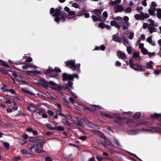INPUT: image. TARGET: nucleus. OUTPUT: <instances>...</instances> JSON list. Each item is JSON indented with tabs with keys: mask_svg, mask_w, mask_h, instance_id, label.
<instances>
[{
	"mask_svg": "<svg viewBox=\"0 0 161 161\" xmlns=\"http://www.w3.org/2000/svg\"><path fill=\"white\" fill-rule=\"evenodd\" d=\"M101 114L102 115L110 118H114L115 119L114 120V122L116 123H119L120 120V116L116 114H109L106 113L105 112H102Z\"/></svg>",
	"mask_w": 161,
	"mask_h": 161,
	"instance_id": "obj_3",
	"label": "nucleus"
},
{
	"mask_svg": "<svg viewBox=\"0 0 161 161\" xmlns=\"http://www.w3.org/2000/svg\"><path fill=\"white\" fill-rule=\"evenodd\" d=\"M97 135L100 137L103 138L104 140L106 138L104 134L101 131H99L98 132Z\"/></svg>",
	"mask_w": 161,
	"mask_h": 161,
	"instance_id": "obj_33",
	"label": "nucleus"
},
{
	"mask_svg": "<svg viewBox=\"0 0 161 161\" xmlns=\"http://www.w3.org/2000/svg\"><path fill=\"white\" fill-rule=\"evenodd\" d=\"M45 161H52V158L49 157H47L45 158Z\"/></svg>",
	"mask_w": 161,
	"mask_h": 161,
	"instance_id": "obj_64",
	"label": "nucleus"
},
{
	"mask_svg": "<svg viewBox=\"0 0 161 161\" xmlns=\"http://www.w3.org/2000/svg\"><path fill=\"white\" fill-rule=\"evenodd\" d=\"M92 18L93 20L94 21H97L98 20V18L97 16L95 15H93L92 16Z\"/></svg>",
	"mask_w": 161,
	"mask_h": 161,
	"instance_id": "obj_57",
	"label": "nucleus"
},
{
	"mask_svg": "<svg viewBox=\"0 0 161 161\" xmlns=\"http://www.w3.org/2000/svg\"><path fill=\"white\" fill-rule=\"evenodd\" d=\"M82 119L86 123V124L88 125L89 126V125H90L91 123H90L89 122L88 120L86 118L83 117L82 118Z\"/></svg>",
	"mask_w": 161,
	"mask_h": 161,
	"instance_id": "obj_43",
	"label": "nucleus"
},
{
	"mask_svg": "<svg viewBox=\"0 0 161 161\" xmlns=\"http://www.w3.org/2000/svg\"><path fill=\"white\" fill-rule=\"evenodd\" d=\"M56 113L58 115H60L61 116H64V114H62V113L60 111L56 110L55 111Z\"/></svg>",
	"mask_w": 161,
	"mask_h": 161,
	"instance_id": "obj_53",
	"label": "nucleus"
},
{
	"mask_svg": "<svg viewBox=\"0 0 161 161\" xmlns=\"http://www.w3.org/2000/svg\"><path fill=\"white\" fill-rule=\"evenodd\" d=\"M137 130H131L128 132V134L130 135H135L137 133Z\"/></svg>",
	"mask_w": 161,
	"mask_h": 161,
	"instance_id": "obj_28",
	"label": "nucleus"
},
{
	"mask_svg": "<svg viewBox=\"0 0 161 161\" xmlns=\"http://www.w3.org/2000/svg\"><path fill=\"white\" fill-rule=\"evenodd\" d=\"M71 77L72 78H70V80H73L74 78H76L77 79H78L79 78L78 75L76 74H74L72 75H71Z\"/></svg>",
	"mask_w": 161,
	"mask_h": 161,
	"instance_id": "obj_40",
	"label": "nucleus"
},
{
	"mask_svg": "<svg viewBox=\"0 0 161 161\" xmlns=\"http://www.w3.org/2000/svg\"><path fill=\"white\" fill-rule=\"evenodd\" d=\"M71 80H68L67 83V85L68 86V87L71 89H73V87L72 86L73 83V82H71Z\"/></svg>",
	"mask_w": 161,
	"mask_h": 161,
	"instance_id": "obj_31",
	"label": "nucleus"
},
{
	"mask_svg": "<svg viewBox=\"0 0 161 161\" xmlns=\"http://www.w3.org/2000/svg\"><path fill=\"white\" fill-rule=\"evenodd\" d=\"M141 114L140 112H137L134 114L133 117L136 119H138L140 117Z\"/></svg>",
	"mask_w": 161,
	"mask_h": 161,
	"instance_id": "obj_42",
	"label": "nucleus"
},
{
	"mask_svg": "<svg viewBox=\"0 0 161 161\" xmlns=\"http://www.w3.org/2000/svg\"><path fill=\"white\" fill-rule=\"evenodd\" d=\"M62 76L64 81L70 80V78H72L71 75L68 74L66 73H64L62 74Z\"/></svg>",
	"mask_w": 161,
	"mask_h": 161,
	"instance_id": "obj_13",
	"label": "nucleus"
},
{
	"mask_svg": "<svg viewBox=\"0 0 161 161\" xmlns=\"http://www.w3.org/2000/svg\"><path fill=\"white\" fill-rule=\"evenodd\" d=\"M13 107L12 108L13 109H14L15 110H17L18 108V107L17 104L14 101L13 102Z\"/></svg>",
	"mask_w": 161,
	"mask_h": 161,
	"instance_id": "obj_39",
	"label": "nucleus"
},
{
	"mask_svg": "<svg viewBox=\"0 0 161 161\" xmlns=\"http://www.w3.org/2000/svg\"><path fill=\"white\" fill-rule=\"evenodd\" d=\"M156 14L158 18L161 19V9H158Z\"/></svg>",
	"mask_w": 161,
	"mask_h": 161,
	"instance_id": "obj_32",
	"label": "nucleus"
},
{
	"mask_svg": "<svg viewBox=\"0 0 161 161\" xmlns=\"http://www.w3.org/2000/svg\"><path fill=\"white\" fill-rule=\"evenodd\" d=\"M117 53L118 57L119 58L123 60H125L127 58L125 54L122 51H118Z\"/></svg>",
	"mask_w": 161,
	"mask_h": 161,
	"instance_id": "obj_14",
	"label": "nucleus"
},
{
	"mask_svg": "<svg viewBox=\"0 0 161 161\" xmlns=\"http://www.w3.org/2000/svg\"><path fill=\"white\" fill-rule=\"evenodd\" d=\"M20 152H21V153L22 154H30L25 149H22L21 150Z\"/></svg>",
	"mask_w": 161,
	"mask_h": 161,
	"instance_id": "obj_47",
	"label": "nucleus"
},
{
	"mask_svg": "<svg viewBox=\"0 0 161 161\" xmlns=\"http://www.w3.org/2000/svg\"><path fill=\"white\" fill-rule=\"evenodd\" d=\"M129 18L127 16H125L123 17V19L120 24V26L122 29L126 30L130 27V24L129 22Z\"/></svg>",
	"mask_w": 161,
	"mask_h": 161,
	"instance_id": "obj_4",
	"label": "nucleus"
},
{
	"mask_svg": "<svg viewBox=\"0 0 161 161\" xmlns=\"http://www.w3.org/2000/svg\"><path fill=\"white\" fill-rule=\"evenodd\" d=\"M98 26L102 29L103 28L105 27V24L103 22L100 23L99 24Z\"/></svg>",
	"mask_w": 161,
	"mask_h": 161,
	"instance_id": "obj_52",
	"label": "nucleus"
},
{
	"mask_svg": "<svg viewBox=\"0 0 161 161\" xmlns=\"http://www.w3.org/2000/svg\"><path fill=\"white\" fill-rule=\"evenodd\" d=\"M132 10L130 8L128 7L126 8L125 10V12L127 13H130L131 12Z\"/></svg>",
	"mask_w": 161,
	"mask_h": 161,
	"instance_id": "obj_51",
	"label": "nucleus"
},
{
	"mask_svg": "<svg viewBox=\"0 0 161 161\" xmlns=\"http://www.w3.org/2000/svg\"><path fill=\"white\" fill-rule=\"evenodd\" d=\"M158 9L156 8L154 6H150V8L148 9L149 14L152 15H154L155 14V11L157 12Z\"/></svg>",
	"mask_w": 161,
	"mask_h": 161,
	"instance_id": "obj_15",
	"label": "nucleus"
},
{
	"mask_svg": "<svg viewBox=\"0 0 161 161\" xmlns=\"http://www.w3.org/2000/svg\"><path fill=\"white\" fill-rule=\"evenodd\" d=\"M149 15L147 13H144L143 12H140V14H136L134 15V18L137 20H144L148 18Z\"/></svg>",
	"mask_w": 161,
	"mask_h": 161,
	"instance_id": "obj_7",
	"label": "nucleus"
},
{
	"mask_svg": "<svg viewBox=\"0 0 161 161\" xmlns=\"http://www.w3.org/2000/svg\"><path fill=\"white\" fill-rule=\"evenodd\" d=\"M46 126L48 128L52 130H54L55 127H53L50 123H47L46 125Z\"/></svg>",
	"mask_w": 161,
	"mask_h": 161,
	"instance_id": "obj_37",
	"label": "nucleus"
},
{
	"mask_svg": "<svg viewBox=\"0 0 161 161\" xmlns=\"http://www.w3.org/2000/svg\"><path fill=\"white\" fill-rule=\"evenodd\" d=\"M115 12H121L123 10V8L121 6L119 5H117L115 6Z\"/></svg>",
	"mask_w": 161,
	"mask_h": 161,
	"instance_id": "obj_23",
	"label": "nucleus"
},
{
	"mask_svg": "<svg viewBox=\"0 0 161 161\" xmlns=\"http://www.w3.org/2000/svg\"><path fill=\"white\" fill-rule=\"evenodd\" d=\"M89 126L91 128H92L96 129H99L100 127L99 126L97 125H95L92 123H91L90 125H89Z\"/></svg>",
	"mask_w": 161,
	"mask_h": 161,
	"instance_id": "obj_30",
	"label": "nucleus"
},
{
	"mask_svg": "<svg viewBox=\"0 0 161 161\" xmlns=\"http://www.w3.org/2000/svg\"><path fill=\"white\" fill-rule=\"evenodd\" d=\"M134 33L133 32H130L129 33L128 37L130 40L132 39L134 36Z\"/></svg>",
	"mask_w": 161,
	"mask_h": 161,
	"instance_id": "obj_36",
	"label": "nucleus"
},
{
	"mask_svg": "<svg viewBox=\"0 0 161 161\" xmlns=\"http://www.w3.org/2000/svg\"><path fill=\"white\" fill-rule=\"evenodd\" d=\"M21 90L23 92L29 94L31 95H35L32 92L26 88H23L21 89Z\"/></svg>",
	"mask_w": 161,
	"mask_h": 161,
	"instance_id": "obj_21",
	"label": "nucleus"
},
{
	"mask_svg": "<svg viewBox=\"0 0 161 161\" xmlns=\"http://www.w3.org/2000/svg\"><path fill=\"white\" fill-rule=\"evenodd\" d=\"M123 19V17L117 16L114 19V20L111 21L110 25L112 26H115V27L119 28L120 27L119 24H121Z\"/></svg>",
	"mask_w": 161,
	"mask_h": 161,
	"instance_id": "obj_5",
	"label": "nucleus"
},
{
	"mask_svg": "<svg viewBox=\"0 0 161 161\" xmlns=\"http://www.w3.org/2000/svg\"><path fill=\"white\" fill-rule=\"evenodd\" d=\"M147 55H148V56L150 57L154 56L155 55V53L154 52L151 53L149 52H148Z\"/></svg>",
	"mask_w": 161,
	"mask_h": 161,
	"instance_id": "obj_55",
	"label": "nucleus"
},
{
	"mask_svg": "<svg viewBox=\"0 0 161 161\" xmlns=\"http://www.w3.org/2000/svg\"><path fill=\"white\" fill-rule=\"evenodd\" d=\"M0 65H2L5 67H9V66L8 65V64L6 63L1 59H0Z\"/></svg>",
	"mask_w": 161,
	"mask_h": 161,
	"instance_id": "obj_34",
	"label": "nucleus"
},
{
	"mask_svg": "<svg viewBox=\"0 0 161 161\" xmlns=\"http://www.w3.org/2000/svg\"><path fill=\"white\" fill-rule=\"evenodd\" d=\"M133 63H134L132 59H131L129 60V64L130 66V67H132V66L134 64Z\"/></svg>",
	"mask_w": 161,
	"mask_h": 161,
	"instance_id": "obj_54",
	"label": "nucleus"
},
{
	"mask_svg": "<svg viewBox=\"0 0 161 161\" xmlns=\"http://www.w3.org/2000/svg\"><path fill=\"white\" fill-rule=\"evenodd\" d=\"M46 142V141L43 140L37 144L35 148V151L39 153L44 152L42 150V148L43 145Z\"/></svg>",
	"mask_w": 161,
	"mask_h": 161,
	"instance_id": "obj_8",
	"label": "nucleus"
},
{
	"mask_svg": "<svg viewBox=\"0 0 161 161\" xmlns=\"http://www.w3.org/2000/svg\"><path fill=\"white\" fill-rule=\"evenodd\" d=\"M64 63L66 66L69 67L71 68H75V69L78 73L80 72V64L78 63L77 64H75V60H69L65 61Z\"/></svg>",
	"mask_w": 161,
	"mask_h": 161,
	"instance_id": "obj_2",
	"label": "nucleus"
},
{
	"mask_svg": "<svg viewBox=\"0 0 161 161\" xmlns=\"http://www.w3.org/2000/svg\"><path fill=\"white\" fill-rule=\"evenodd\" d=\"M66 119H67L68 120H71L72 117L71 116L69 115V114H64V116Z\"/></svg>",
	"mask_w": 161,
	"mask_h": 161,
	"instance_id": "obj_46",
	"label": "nucleus"
},
{
	"mask_svg": "<svg viewBox=\"0 0 161 161\" xmlns=\"http://www.w3.org/2000/svg\"><path fill=\"white\" fill-rule=\"evenodd\" d=\"M144 45L143 43H140L138 46V47L142 50L143 48H144Z\"/></svg>",
	"mask_w": 161,
	"mask_h": 161,
	"instance_id": "obj_61",
	"label": "nucleus"
},
{
	"mask_svg": "<svg viewBox=\"0 0 161 161\" xmlns=\"http://www.w3.org/2000/svg\"><path fill=\"white\" fill-rule=\"evenodd\" d=\"M77 121L78 122V123L76 124V125H79L80 126H83L84 125V123L82 122L80 120L78 119L77 120Z\"/></svg>",
	"mask_w": 161,
	"mask_h": 161,
	"instance_id": "obj_44",
	"label": "nucleus"
},
{
	"mask_svg": "<svg viewBox=\"0 0 161 161\" xmlns=\"http://www.w3.org/2000/svg\"><path fill=\"white\" fill-rule=\"evenodd\" d=\"M42 137L41 136H39L38 137H30L29 138V141L33 143H37L39 141L42 140Z\"/></svg>",
	"mask_w": 161,
	"mask_h": 161,
	"instance_id": "obj_9",
	"label": "nucleus"
},
{
	"mask_svg": "<svg viewBox=\"0 0 161 161\" xmlns=\"http://www.w3.org/2000/svg\"><path fill=\"white\" fill-rule=\"evenodd\" d=\"M42 84L45 88H47L49 84L53 86H55L56 85V83L52 81H49L48 82L46 81H44L43 83H42Z\"/></svg>",
	"mask_w": 161,
	"mask_h": 161,
	"instance_id": "obj_11",
	"label": "nucleus"
},
{
	"mask_svg": "<svg viewBox=\"0 0 161 161\" xmlns=\"http://www.w3.org/2000/svg\"><path fill=\"white\" fill-rule=\"evenodd\" d=\"M139 54V53L135 51L133 53V57L136 60H139L141 58Z\"/></svg>",
	"mask_w": 161,
	"mask_h": 161,
	"instance_id": "obj_19",
	"label": "nucleus"
},
{
	"mask_svg": "<svg viewBox=\"0 0 161 161\" xmlns=\"http://www.w3.org/2000/svg\"><path fill=\"white\" fill-rule=\"evenodd\" d=\"M114 139L115 142V144L116 145L120 147H122L121 145L120 144V143L119 140L117 139L116 138H114Z\"/></svg>",
	"mask_w": 161,
	"mask_h": 161,
	"instance_id": "obj_45",
	"label": "nucleus"
},
{
	"mask_svg": "<svg viewBox=\"0 0 161 161\" xmlns=\"http://www.w3.org/2000/svg\"><path fill=\"white\" fill-rule=\"evenodd\" d=\"M61 72V70L58 67H55L54 69H52V68L49 67V68L46 70V74H47L50 73H53L54 74L53 75H50L49 76L51 77H54L56 76L57 72Z\"/></svg>",
	"mask_w": 161,
	"mask_h": 161,
	"instance_id": "obj_6",
	"label": "nucleus"
},
{
	"mask_svg": "<svg viewBox=\"0 0 161 161\" xmlns=\"http://www.w3.org/2000/svg\"><path fill=\"white\" fill-rule=\"evenodd\" d=\"M5 91H6V92H9L12 94H16V92L15 90L13 89H9L8 88V89H6L5 90Z\"/></svg>",
	"mask_w": 161,
	"mask_h": 161,
	"instance_id": "obj_35",
	"label": "nucleus"
},
{
	"mask_svg": "<svg viewBox=\"0 0 161 161\" xmlns=\"http://www.w3.org/2000/svg\"><path fill=\"white\" fill-rule=\"evenodd\" d=\"M112 40L116 42H120L121 39L116 34H114L113 35Z\"/></svg>",
	"mask_w": 161,
	"mask_h": 161,
	"instance_id": "obj_24",
	"label": "nucleus"
},
{
	"mask_svg": "<svg viewBox=\"0 0 161 161\" xmlns=\"http://www.w3.org/2000/svg\"><path fill=\"white\" fill-rule=\"evenodd\" d=\"M93 12L95 14L99 16L101 14V12L100 10L99 9H95Z\"/></svg>",
	"mask_w": 161,
	"mask_h": 161,
	"instance_id": "obj_38",
	"label": "nucleus"
},
{
	"mask_svg": "<svg viewBox=\"0 0 161 161\" xmlns=\"http://www.w3.org/2000/svg\"><path fill=\"white\" fill-rule=\"evenodd\" d=\"M154 72L155 73L156 75H158L161 73V69L155 70Z\"/></svg>",
	"mask_w": 161,
	"mask_h": 161,
	"instance_id": "obj_58",
	"label": "nucleus"
},
{
	"mask_svg": "<svg viewBox=\"0 0 161 161\" xmlns=\"http://www.w3.org/2000/svg\"><path fill=\"white\" fill-rule=\"evenodd\" d=\"M26 72L28 75L32 76L35 75L37 73L41 74V72L38 71H27Z\"/></svg>",
	"mask_w": 161,
	"mask_h": 161,
	"instance_id": "obj_20",
	"label": "nucleus"
},
{
	"mask_svg": "<svg viewBox=\"0 0 161 161\" xmlns=\"http://www.w3.org/2000/svg\"><path fill=\"white\" fill-rule=\"evenodd\" d=\"M72 6L75 8H78V4L75 3H73L72 4Z\"/></svg>",
	"mask_w": 161,
	"mask_h": 161,
	"instance_id": "obj_63",
	"label": "nucleus"
},
{
	"mask_svg": "<svg viewBox=\"0 0 161 161\" xmlns=\"http://www.w3.org/2000/svg\"><path fill=\"white\" fill-rule=\"evenodd\" d=\"M126 50L127 53L129 54L131 53H133L136 51L134 50L132 47L129 46L126 47Z\"/></svg>",
	"mask_w": 161,
	"mask_h": 161,
	"instance_id": "obj_22",
	"label": "nucleus"
},
{
	"mask_svg": "<svg viewBox=\"0 0 161 161\" xmlns=\"http://www.w3.org/2000/svg\"><path fill=\"white\" fill-rule=\"evenodd\" d=\"M14 101H12L9 99H7L5 100V102L8 104H11Z\"/></svg>",
	"mask_w": 161,
	"mask_h": 161,
	"instance_id": "obj_60",
	"label": "nucleus"
},
{
	"mask_svg": "<svg viewBox=\"0 0 161 161\" xmlns=\"http://www.w3.org/2000/svg\"><path fill=\"white\" fill-rule=\"evenodd\" d=\"M131 68L136 70H139L141 71H144V70L143 69L142 66L136 63H135Z\"/></svg>",
	"mask_w": 161,
	"mask_h": 161,
	"instance_id": "obj_10",
	"label": "nucleus"
},
{
	"mask_svg": "<svg viewBox=\"0 0 161 161\" xmlns=\"http://www.w3.org/2000/svg\"><path fill=\"white\" fill-rule=\"evenodd\" d=\"M141 52L143 55H147L148 52L146 49L144 48L141 50Z\"/></svg>",
	"mask_w": 161,
	"mask_h": 161,
	"instance_id": "obj_41",
	"label": "nucleus"
},
{
	"mask_svg": "<svg viewBox=\"0 0 161 161\" xmlns=\"http://www.w3.org/2000/svg\"><path fill=\"white\" fill-rule=\"evenodd\" d=\"M148 30L149 33L150 34H152L156 31V29L155 28L154 24H150L149 25Z\"/></svg>",
	"mask_w": 161,
	"mask_h": 161,
	"instance_id": "obj_12",
	"label": "nucleus"
},
{
	"mask_svg": "<svg viewBox=\"0 0 161 161\" xmlns=\"http://www.w3.org/2000/svg\"><path fill=\"white\" fill-rule=\"evenodd\" d=\"M148 26L147 23H144L142 27L144 29H146L147 27H148Z\"/></svg>",
	"mask_w": 161,
	"mask_h": 161,
	"instance_id": "obj_62",
	"label": "nucleus"
},
{
	"mask_svg": "<svg viewBox=\"0 0 161 161\" xmlns=\"http://www.w3.org/2000/svg\"><path fill=\"white\" fill-rule=\"evenodd\" d=\"M146 41L147 42L152 46H154L155 45V42L152 41L151 37H149L147 38L146 39Z\"/></svg>",
	"mask_w": 161,
	"mask_h": 161,
	"instance_id": "obj_25",
	"label": "nucleus"
},
{
	"mask_svg": "<svg viewBox=\"0 0 161 161\" xmlns=\"http://www.w3.org/2000/svg\"><path fill=\"white\" fill-rule=\"evenodd\" d=\"M78 14V15L80 16L84 15L86 18H88L89 17V13L86 12V11L84 9L80 11Z\"/></svg>",
	"mask_w": 161,
	"mask_h": 161,
	"instance_id": "obj_17",
	"label": "nucleus"
},
{
	"mask_svg": "<svg viewBox=\"0 0 161 161\" xmlns=\"http://www.w3.org/2000/svg\"><path fill=\"white\" fill-rule=\"evenodd\" d=\"M28 68L29 67H31L33 68L34 69H36L37 67L35 66L34 65L32 64L31 63H29L27 64Z\"/></svg>",
	"mask_w": 161,
	"mask_h": 161,
	"instance_id": "obj_49",
	"label": "nucleus"
},
{
	"mask_svg": "<svg viewBox=\"0 0 161 161\" xmlns=\"http://www.w3.org/2000/svg\"><path fill=\"white\" fill-rule=\"evenodd\" d=\"M75 12L73 11H69L67 15V18L69 19L73 18Z\"/></svg>",
	"mask_w": 161,
	"mask_h": 161,
	"instance_id": "obj_27",
	"label": "nucleus"
},
{
	"mask_svg": "<svg viewBox=\"0 0 161 161\" xmlns=\"http://www.w3.org/2000/svg\"><path fill=\"white\" fill-rule=\"evenodd\" d=\"M64 130V128L62 126H58L55 127L54 130H58L59 131H63Z\"/></svg>",
	"mask_w": 161,
	"mask_h": 161,
	"instance_id": "obj_29",
	"label": "nucleus"
},
{
	"mask_svg": "<svg viewBox=\"0 0 161 161\" xmlns=\"http://www.w3.org/2000/svg\"><path fill=\"white\" fill-rule=\"evenodd\" d=\"M121 39H122L123 41V43L124 45L127 47L129 45V41L128 39H127L126 37L124 35H122L121 37Z\"/></svg>",
	"mask_w": 161,
	"mask_h": 161,
	"instance_id": "obj_16",
	"label": "nucleus"
},
{
	"mask_svg": "<svg viewBox=\"0 0 161 161\" xmlns=\"http://www.w3.org/2000/svg\"><path fill=\"white\" fill-rule=\"evenodd\" d=\"M3 145L4 146V147H5L6 148H8L9 146V143L6 142H4Z\"/></svg>",
	"mask_w": 161,
	"mask_h": 161,
	"instance_id": "obj_56",
	"label": "nucleus"
},
{
	"mask_svg": "<svg viewBox=\"0 0 161 161\" xmlns=\"http://www.w3.org/2000/svg\"><path fill=\"white\" fill-rule=\"evenodd\" d=\"M0 123L1 125H4V126H8V123L6 122H4L2 121L0 119Z\"/></svg>",
	"mask_w": 161,
	"mask_h": 161,
	"instance_id": "obj_48",
	"label": "nucleus"
},
{
	"mask_svg": "<svg viewBox=\"0 0 161 161\" xmlns=\"http://www.w3.org/2000/svg\"><path fill=\"white\" fill-rule=\"evenodd\" d=\"M64 125H67L70 127L72 126L73 125V124H72L70 123L67 120L65 122V123L64 124Z\"/></svg>",
	"mask_w": 161,
	"mask_h": 161,
	"instance_id": "obj_50",
	"label": "nucleus"
},
{
	"mask_svg": "<svg viewBox=\"0 0 161 161\" xmlns=\"http://www.w3.org/2000/svg\"><path fill=\"white\" fill-rule=\"evenodd\" d=\"M153 63L152 61H150L146 64V66L148 69H151L153 67Z\"/></svg>",
	"mask_w": 161,
	"mask_h": 161,
	"instance_id": "obj_26",
	"label": "nucleus"
},
{
	"mask_svg": "<svg viewBox=\"0 0 161 161\" xmlns=\"http://www.w3.org/2000/svg\"><path fill=\"white\" fill-rule=\"evenodd\" d=\"M35 145L34 144H31L30 145V147L29 148V149L30 151H31L33 148L35 147Z\"/></svg>",
	"mask_w": 161,
	"mask_h": 161,
	"instance_id": "obj_59",
	"label": "nucleus"
},
{
	"mask_svg": "<svg viewBox=\"0 0 161 161\" xmlns=\"http://www.w3.org/2000/svg\"><path fill=\"white\" fill-rule=\"evenodd\" d=\"M50 13L53 14V16L55 17L54 20L57 23L60 20L63 22L65 20L66 17V13L64 11H60L59 8L54 9L53 8H50Z\"/></svg>",
	"mask_w": 161,
	"mask_h": 161,
	"instance_id": "obj_1",
	"label": "nucleus"
},
{
	"mask_svg": "<svg viewBox=\"0 0 161 161\" xmlns=\"http://www.w3.org/2000/svg\"><path fill=\"white\" fill-rule=\"evenodd\" d=\"M26 131L29 132H32L34 136H36L38 134V132L33 130L32 127H29L27 128Z\"/></svg>",
	"mask_w": 161,
	"mask_h": 161,
	"instance_id": "obj_18",
	"label": "nucleus"
}]
</instances>
